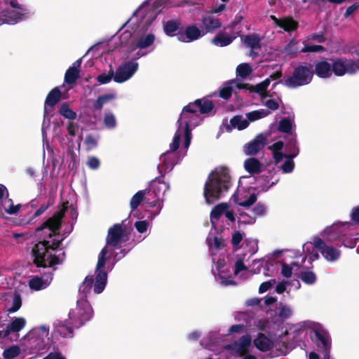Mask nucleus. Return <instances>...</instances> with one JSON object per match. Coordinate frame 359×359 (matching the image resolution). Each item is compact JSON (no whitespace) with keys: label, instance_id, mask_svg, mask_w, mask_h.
<instances>
[{"label":"nucleus","instance_id":"obj_1","mask_svg":"<svg viewBox=\"0 0 359 359\" xmlns=\"http://www.w3.org/2000/svg\"><path fill=\"white\" fill-rule=\"evenodd\" d=\"M68 204V201L64 202L59 210L36 228V232L42 239L34 245L32 250L33 263L36 267L50 268L61 264L59 256L52 252L57 250L66 238L65 233L60 238L59 236Z\"/></svg>","mask_w":359,"mask_h":359},{"label":"nucleus","instance_id":"obj_2","mask_svg":"<svg viewBox=\"0 0 359 359\" xmlns=\"http://www.w3.org/2000/svg\"><path fill=\"white\" fill-rule=\"evenodd\" d=\"M231 185V177L226 171L212 172L204 185L203 196L208 204L219 200Z\"/></svg>","mask_w":359,"mask_h":359},{"label":"nucleus","instance_id":"obj_3","mask_svg":"<svg viewBox=\"0 0 359 359\" xmlns=\"http://www.w3.org/2000/svg\"><path fill=\"white\" fill-rule=\"evenodd\" d=\"M314 71L313 65L308 62H302L294 67L291 75L283 82L281 80L273 84L274 88L278 83H282L289 88H297L309 85L313 80Z\"/></svg>","mask_w":359,"mask_h":359},{"label":"nucleus","instance_id":"obj_4","mask_svg":"<svg viewBox=\"0 0 359 359\" xmlns=\"http://www.w3.org/2000/svg\"><path fill=\"white\" fill-rule=\"evenodd\" d=\"M93 309L85 298H81L76 302V307L69 313V320L75 327H80L88 321L93 316Z\"/></svg>","mask_w":359,"mask_h":359},{"label":"nucleus","instance_id":"obj_5","mask_svg":"<svg viewBox=\"0 0 359 359\" xmlns=\"http://www.w3.org/2000/svg\"><path fill=\"white\" fill-rule=\"evenodd\" d=\"M332 73L337 76L345 74H354L359 71V60L344 57L331 59Z\"/></svg>","mask_w":359,"mask_h":359},{"label":"nucleus","instance_id":"obj_6","mask_svg":"<svg viewBox=\"0 0 359 359\" xmlns=\"http://www.w3.org/2000/svg\"><path fill=\"white\" fill-rule=\"evenodd\" d=\"M128 240L126 230L123 228L122 224H115L108 230L106 238L107 247L109 248L111 253L115 250L121 248L122 243Z\"/></svg>","mask_w":359,"mask_h":359},{"label":"nucleus","instance_id":"obj_7","mask_svg":"<svg viewBox=\"0 0 359 359\" xmlns=\"http://www.w3.org/2000/svg\"><path fill=\"white\" fill-rule=\"evenodd\" d=\"M311 338L317 346L324 351L325 356L329 357L331 338L327 331L320 325H316L311 332Z\"/></svg>","mask_w":359,"mask_h":359},{"label":"nucleus","instance_id":"obj_8","mask_svg":"<svg viewBox=\"0 0 359 359\" xmlns=\"http://www.w3.org/2000/svg\"><path fill=\"white\" fill-rule=\"evenodd\" d=\"M238 22L234 20L231 22L224 31L219 32L214 38L211 39V43L217 46L224 47L230 45L234 39L240 36L241 31L227 32L228 29H233Z\"/></svg>","mask_w":359,"mask_h":359},{"label":"nucleus","instance_id":"obj_9","mask_svg":"<svg viewBox=\"0 0 359 359\" xmlns=\"http://www.w3.org/2000/svg\"><path fill=\"white\" fill-rule=\"evenodd\" d=\"M138 69V63L133 61L125 62L114 72V81L121 83L130 79Z\"/></svg>","mask_w":359,"mask_h":359},{"label":"nucleus","instance_id":"obj_10","mask_svg":"<svg viewBox=\"0 0 359 359\" xmlns=\"http://www.w3.org/2000/svg\"><path fill=\"white\" fill-rule=\"evenodd\" d=\"M313 246L320 252L323 257L328 262H335L340 257V250L333 246L326 245L320 238H316L314 239Z\"/></svg>","mask_w":359,"mask_h":359},{"label":"nucleus","instance_id":"obj_11","mask_svg":"<svg viewBox=\"0 0 359 359\" xmlns=\"http://www.w3.org/2000/svg\"><path fill=\"white\" fill-rule=\"evenodd\" d=\"M176 36L178 41L189 43L202 37L204 33L196 25H191L186 27L184 31L179 30Z\"/></svg>","mask_w":359,"mask_h":359},{"label":"nucleus","instance_id":"obj_12","mask_svg":"<svg viewBox=\"0 0 359 359\" xmlns=\"http://www.w3.org/2000/svg\"><path fill=\"white\" fill-rule=\"evenodd\" d=\"M180 128L181 127L178 126V129L174 135L172 142L170 145V151H168L167 152L163 154L161 156V161L166 169L169 168L172 169L175 165V163L170 159V155H171L172 153L177 150L180 147L181 140V134L180 133Z\"/></svg>","mask_w":359,"mask_h":359},{"label":"nucleus","instance_id":"obj_13","mask_svg":"<svg viewBox=\"0 0 359 359\" xmlns=\"http://www.w3.org/2000/svg\"><path fill=\"white\" fill-rule=\"evenodd\" d=\"M266 137L260 133L245 145L244 151L246 155L255 156L262 149L266 143Z\"/></svg>","mask_w":359,"mask_h":359},{"label":"nucleus","instance_id":"obj_14","mask_svg":"<svg viewBox=\"0 0 359 359\" xmlns=\"http://www.w3.org/2000/svg\"><path fill=\"white\" fill-rule=\"evenodd\" d=\"M252 343V338L250 335L245 334L242 336L238 341H236L233 343L226 346L227 350H231L236 351V353L240 356L245 355L248 348L250 346Z\"/></svg>","mask_w":359,"mask_h":359},{"label":"nucleus","instance_id":"obj_15","mask_svg":"<svg viewBox=\"0 0 359 359\" xmlns=\"http://www.w3.org/2000/svg\"><path fill=\"white\" fill-rule=\"evenodd\" d=\"M212 13L207 14L202 16V31L205 35L208 33H213L217 29L222 27V22L219 19L213 16Z\"/></svg>","mask_w":359,"mask_h":359},{"label":"nucleus","instance_id":"obj_16","mask_svg":"<svg viewBox=\"0 0 359 359\" xmlns=\"http://www.w3.org/2000/svg\"><path fill=\"white\" fill-rule=\"evenodd\" d=\"M62 93L58 87L53 88L47 95L44 103V114L51 111L55 104L60 100Z\"/></svg>","mask_w":359,"mask_h":359},{"label":"nucleus","instance_id":"obj_17","mask_svg":"<svg viewBox=\"0 0 359 359\" xmlns=\"http://www.w3.org/2000/svg\"><path fill=\"white\" fill-rule=\"evenodd\" d=\"M201 100H196L195 101L189 103L187 105L183 107L182 114L177 120V124L179 125V127H181L183 123H184L185 121H188L189 122V116H188L189 114L197 115V109H198V104H199Z\"/></svg>","mask_w":359,"mask_h":359},{"label":"nucleus","instance_id":"obj_18","mask_svg":"<svg viewBox=\"0 0 359 359\" xmlns=\"http://www.w3.org/2000/svg\"><path fill=\"white\" fill-rule=\"evenodd\" d=\"M253 343L255 346L262 352L271 351L274 346L273 341L262 332L257 334V337L254 339Z\"/></svg>","mask_w":359,"mask_h":359},{"label":"nucleus","instance_id":"obj_19","mask_svg":"<svg viewBox=\"0 0 359 359\" xmlns=\"http://www.w3.org/2000/svg\"><path fill=\"white\" fill-rule=\"evenodd\" d=\"M170 189L168 183L164 182L160 178H156L151 184L150 189L151 194L158 196L159 198L163 199V196L166 191Z\"/></svg>","mask_w":359,"mask_h":359},{"label":"nucleus","instance_id":"obj_20","mask_svg":"<svg viewBox=\"0 0 359 359\" xmlns=\"http://www.w3.org/2000/svg\"><path fill=\"white\" fill-rule=\"evenodd\" d=\"M314 73L321 79H327L332 76V64L326 60L318 62L313 69Z\"/></svg>","mask_w":359,"mask_h":359},{"label":"nucleus","instance_id":"obj_21","mask_svg":"<svg viewBox=\"0 0 359 359\" xmlns=\"http://www.w3.org/2000/svg\"><path fill=\"white\" fill-rule=\"evenodd\" d=\"M241 41L250 49H260L262 38L258 34L253 33L248 35H240Z\"/></svg>","mask_w":359,"mask_h":359},{"label":"nucleus","instance_id":"obj_22","mask_svg":"<svg viewBox=\"0 0 359 359\" xmlns=\"http://www.w3.org/2000/svg\"><path fill=\"white\" fill-rule=\"evenodd\" d=\"M26 325V320L22 317L15 318L4 331V337H8L12 332H18L22 330Z\"/></svg>","mask_w":359,"mask_h":359},{"label":"nucleus","instance_id":"obj_23","mask_svg":"<svg viewBox=\"0 0 359 359\" xmlns=\"http://www.w3.org/2000/svg\"><path fill=\"white\" fill-rule=\"evenodd\" d=\"M293 146L294 151L292 154L285 155L286 161L280 167V169L284 173H290L294 168V162L292 159L299 154V150L298 147H295L294 144H293Z\"/></svg>","mask_w":359,"mask_h":359},{"label":"nucleus","instance_id":"obj_24","mask_svg":"<svg viewBox=\"0 0 359 359\" xmlns=\"http://www.w3.org/2000/svg\"><path fill=\"white\" fill-rule=\"evenodd\" d=\"M226 203H221L213 207L210 212V222L213 226H215L220 217L224 214L225 210L228 208Z\"/></svg>","mask_w":359,"mask_h":359},{"label":"nucleus","instance_id":"obj_25","mask_svg":"<svg viewBox=\"0 0 359 359\" xmlns=\"http://www.w3.org/2000/svg\"><path fill=\"white\" fill-rule=\"evenodd\" d=\"M262 163L254 157L247 158L244 162L245 170L251 175L258 174L262 171Z\"/></svg>","mask_w":359,"mask_h":359},{"label":"nucleus","instance_id":"obj_26","mask_svg":"<svg viewBox=\"0 0 359 359\" xmlns=\"http://www.w3.org/2000/svg\"><path fill=\"white\" fill-rule=\"evenodd\" d=\"M107 280V273L106 271H99L96 273V277L94 284V292L100 294L105 288Z\"/></svg>","mask_w":359,"mask_h":359},{"label":"nucleus","instance_id":"obj_27","mask_svg":"<svg viewBox=\"0 0 359 359\" xmlns=\"http://www.w3.org/2000/svg\"><path fill=\"white\" fill-rule=\"evenodd\" d=\"M295 275L306 285H313L317 280L316 274L313 271L309 270L307 267H303V270Z\"/></svg>","mask_w":359,"mask_h":359},{"label":"nucleus","instance_id":"obj_28","mask_svg":"<svg viewBox=\"0 0 359 359\" xmlns=\"http://www.w3.org/2000/svg\"><path fill=\"white\" fill-rule=\"evenodd\" d=\"M145 192H147V195H145L144 198V205L147 208H154L157 207L161 209L162 208V204L161 201H163V198L158 197L153 194H151V191L149 189H144Z\"/></svg>","mask_w":359,"mask_h":359},{"label":"nucleus","instance_id":"obj_29","mask_svg":"<svg viewBox=\"0 0 359 359\" xmlns=\"http://www.w3.org/2000/svg\"><path fill=\"white\" fill-rule=\"evenodd\" d=\"M278 27L284 29L285 32H290L298 28V22L292 17H285L280 18V22L278 24Z\"/></svg>","mask_w":359,"mask_h":359},{"label":"nucleus","instance_id":"obj_30","mask_svg":"<svg viewBox=\"0 0 359 359\" xmlns=\"http://www.w3.org/2000/svg\"><path fill=\"white\" fill-rule=\"evenodd\" d=\"M341 226H332L325 230V238L329 242H334L341 236Z\"/></svg>","mask_w":359,"mask_h":359},{"label":"nucleus","instance_id":"obj_31","mask_svg":"<svg viewBox=\"0 0 359 359\" xmlns=\"http://www.w3.org/2000/svg\"><path fill=\"white\" fill-rule=\"evenodd\" d=\"M72 325L74 326L72 320L60 322L57 326V332L63 337H72L74 334Z\"/></svg>","mask_w":359,"mask_h":359},{"label":"nucleus","instance_id":"obj_32","mask_svg":"<svg viewBox=\"0 0 359 359\" xmlns=\"http://www.w3.org/2000/svg\"><path fill=\"white\" fill-rule=\"evenodd\" d=\"M180 21L171 20L165 23L163 29L168 36H174L177 34L175 32L180 29Z\"/></svg>","mask_w":359,"mask_h":359},{"label":"nucleus","instance_id":"obj_33","mask_svg":"<svg viewBox=\"0 0 359 359\" xmlns=\"http://www.w3.org/2000/svg\"><path fill=\"white\" fill-rule=\"evenodd\" d=\"M116 98V95L114 93H109L100 95L93 102V107L95 110L100 111L104 104L107 103L110 100Z\"/></svg>","mask_w":359,"mask_h":359},{"label":"nucleus","instance_id":"obj_34","mask_svg":"<svg viewBox=\"0 0 359 359\" xmlns=\"http://www.w3.org/2000/svg\"><path fill=\"white\" fill-rule=\"evenodd\" d=\"M145 195H147V192L145 190L138 191L130 199V206L131 208V211H134L137 207L143 202V205H144V198Z\"/></svg>","mask_w":359,"mask_h":359},{"label":"nucleus","instance_id":"obj_35","mask_svg":"<svg viewBox=\"0 0 359 359\" xmlns=\"http://www.w3.org/2000/svg\"><path fill=\"white\" fill-rule=\"evenodd\" d=\"M232 198H233L234 203H236L238 205L245 207V208H249L256 202V201L257 199V194L253 193V194H250V196H249V198L247 200L241 201V200H240L238 195L236 193H235L232 196Z\"/></svg>","mask_w":359,"mask_h":359},{"label":"nucleus","instance_id":"obj_36","mask_svg":"<svg viewBox=\"0 0 359 359\" xmlns=\"http://www.w3.org/2000/svg\"><path fill=\"white\" fill-rule=\"evenodd\" d=\"M154 39L155 36L153 34H149L146 36L140 37L137 40L135 46L131 48V50H135L136 48L141 49L146 48L154 43Z\"/></svg>","mask_w":359,"mask_h":359},{"label":"nucleus","instance_id":"obj_37","mask_svg":"<svg viewBox=\"0 0 359 359\" xmlns=\"http://www.w3.org/2000/svg\"><path fill=\"white\" fill-rule=\"evenodd\" d=\"M79 73L80 70L76 69L75 67H69L65 75V83L68 85L75 83L79 77Z\"/></svg>","mask_w":359,"mask_h":359},{"label":"nucleus","instance_id":"obj_38","mask_svg":"<svg viewBox=\"0 0 359 359\" xmlns=\"http://www.w3.org/2000/svg\"><path fill=\"white\" fill-rule=\"evenodd\" d=\"M226 265V262L224 259H219L216 263V269L218 271V274L219 278L222 280V283L224 285H229L235 284V281L233 280H228L223 275L222 268Z\"/></svg>","mask_w":359,"mask_h":359},{"label":"nucleus","instance_id":"obj_39","mask_svg":"<svg viewBox=\"0 0 359 359\" xmlns=\"http://www.w3.org/2000/svg\"><path fill=\"white\" fill-rule=\"evenodd\" d=\"M198 100H201V102L198 104V109L201 114H208L212 111L215 106L212 101L206 98Z\"/></svg>","mask_w":359,"mask_h":359},{"label":"nucleus","instance_id":"obj_40","mask_svg":"<svg viewBox=\"0 0 359 359\" xmlns=\"http://www.w3.org/2000/svg\"><path fill=\"white\" fill-rule=\"evenodd\" d=\"M58 112L61 116L69 120H74L76 118V113L71 109L66 102L60 105Z\"/></svg>","mask_w":359,"mask_h":359},{"label":"nucleus","instance_id":"obj_41","mask_svg":"<svg viewBox=\"0 0 359 359\" xmlns=\"http://www.w3.org/2000/svg\"><path fill=\"white\" fill-rule=\"evenodd\" d=\"M230 123L233 128H236L240 130L245 129L249 126L248 121L243 119L242 116L238 115L231 118Z\"/></svg>","mask_w":359,"mask_h":359},{"label":"nucleus","instance_id":"obj_42","mask_svg":"<svg viewBox=\"0 0 359 359\" xmlns=\"http://www.w3.org/2000/svg\"><path fill=\"white\" fill-rule=\"evenodd\" d=\"M270 111L266 109L255 110L246 114L248 122H253L264 117L267 116Z\"/></svg>","mask_w":359,"mask_h":359},{"label":"nucleus","instance_id":"obj_43","mask_svg":"<svg viewBox=\"0 0 359 359\" xmlns=\"http://www.w3.org/2000/svg\"><path fill=\"white\" fill-rule=\"evenodd\" d=\"M2 15L5 18L6 22L15 24L21 19L22 14L13 11L5 10L2 12Z\"/></svg>","mask_w":359,"mask_h":359},{"label":"nucleus","instance_id":"obj_44","mask_svg":"<svg viewBox=\"0 0 359 359\" xmlns=\"http://www.w3.org/2000/svg\"><path fill=\"white\" fill-rule=\"evenodd\" d=\"M109 252H110L109 249L107 250L106 247L102 249L98 257L95 271L96 273H98L99 271H105L104 270H103V268L105 266L107 261L106 255Z\"/></svg>","mask_w":359,"mask_h":359},{"label":"nucleus","instance_id":"obj_45","mask_svg":"<svg viewBox=\"0 0 359 359\" xmlns=\"http://www.w3.org/2000/svg\"><path fill=\"white\" fill-rule=\"evenodd\" d=\"M252 72V69L248 63H241L236 68V74L241 78H246Z\"/></svg>","mask_w":359,"mask_h":359},{"label":"nucleus","instance_id":"obj_46","mask_svg":"<svg viewBox=\"0 0 359 359\" xmlns=\"http://www.w3.org/2000/svg\"><path fill=\"white\" fill-rule=\"evenodd\" d=\"M97 142L98 137H96L91 134L87 135L84 140L86 151H90L97 148L98 145Z\"/></svg>","mask_w":359,"mask_h":359},{"label":"nucleus","instance_id":"obj_47","mask_svg":"<svg viewBox=\"0 0 359 359\" xmlns=\"http://www.w3.org/2000/svg\"><path fill=\"white\" fill-rule=\"evenodd\" d=\"M20 353V349L18 346H12L4 351L3 356L4 359H13L18 357Z\"/></svg>","mask_w":359,"mask_h":359},{"label":"nucleus","instance_id":"obj_48","mask_svg":"<svg viewBox=\"0 0 359 359\" xmlns=\"http://www.w3.org/2000/svg\"><path fill=\"white\" fill-rule=\"evenodd\" d=\"M292 122L289 118H282L278 123V130L284 133H291L292 131Z\"/></svg>","mask_w":359,"mask_h":359},{"label":"nucleus","instance_id":"obj_49","mask_svg":"<svg viewBox=\"0 0 359 359\" xmlns=\"http://www.w3.org/2000/svg\"><path fill=\"white\" fill-rule=\"evenodd\" d=\"M93 283L94 278L93 276H86L83 282L79 286V292L84 294H86L87 293L90 292Z\"/></svg>","mask_w":359,"mask_h":359},{"label":"nucleus","instance_id":"obj_50","mask_svg":"<svg viewBox=\"0 0 359 359\" xmlns=\"http://www.w3.org/2000/svg\"><path fill=\"white\" fill-rule=\"evenodd\" d=\"M212 241H213V245H214V247L215 248V249L217 250H220V249H222L225 247V241L223 238L222 237H217V236H214L212 238ZM207 242L208 243L209 245H212V238L208 236L207 238Z\"/></svg>","mask_w":359,"mask_h":359},{"label":"nucleus","instance_id":"obj_51","mask_svg":"<svg viewBox=\"0 0 359 359\" xmlns=\"http://www.w3.org/2000/svg\"><path fill=\"white\" fill-rule=\"evenodd\" d=\"M44 283L43 279L39 276L33 277L29 282V286L34 290H40L43 288Z\"/></svg>","mask_w":359,"mask_h":359},{"label":"nucleus","instance_id":"obj_52","mask_svg":"<svg viewBox=\"0 0 359 359\" xmlns=\"http://www.w3.org/2000/svg\"><path fill=\"white\" fill-rule=\"evenodd\" d=\"M184 147L185 149H187L191 143V131L189 127V123L188 121H184Z\"/></svg>","mask_w":359,"mask_h":359},{"label":"nucleus","instance_id":"obj_53","mask_svg":"<svg viewBox=\"0 0 359 359\" xmlns=\"http://www.w3.org/2000/svg\"><path fill=\"white\" fill-rule=\"evenodd\" d=\"M22 306V299L19 294H15L13 299L12 306L8 309L9 313H15L18 311Z\"/></svg>","mask_w":359,"mask_h":359},{"label":"nucleus","instance_id":"obj_54","mask_svg":"<svg viewBox=\"0 0 359 359\" xmlns=\"http://www.w3.org/2000/svg\"><path fill=\"white\" fill-rule=\"evenodd\" d=\"M114 70L111 67L108 74L103 73L100 74L97 77V80L100 84H105L109 83L112 79H114Z\"/></svg>","mask_w":359,"mask_h":359},{"label":"nucleus","instance_id":"obj_55","mask_svg":"<svg viewBox=\"0 0 359 359\" xmlns=\"http://www.w3.org/2000/svg\"><path fill=\"white\" fill-rule=\"evenodd\" d=\"M103 122L104 126L108 128H113L116 126V121L112 113L105 114Z\"/></svg>","mask_w":359,"mask_h":359},{"label":"nucleus","instance_id":"obj_56","mask_svg":"<svg viewBox=\"0 0 359 359\" xmlns=\"http://www.w3.org/2000/svg\"><path fill=\"white\" fill-rule=\"evenodd\" d=\"M297 43L291 40L284 48L283 51L287 55H294L297 53Z\"/></svg>","mask_w":359,"mask_h":359},{"label":"nucleus","instance_id":"obj_57","mask_svg":"<svg viewBox=\"0 0 359 359\" xmlns=\"http://www.w3.org/2000/svg\"><path fill=\"white\" fill-rule=\"evenodd\" d=\"M240 219L239 222L241 223L244 224H252L256 222V217L251 216L248 213L243 212L240 213Z\"/></svg>","mask_w":359,"mask_h":359},{"label":"nucleus","instance_id":"obj_58","mask_svg":"<svg viewBox=\"0 0 359 359\" xmlns=\"http://www.w3.org/2000/svg\"><path fill=\"white\" fill-rule=\"evenodd\" d=\"M325 50V48L320 45H305L303 48L301 50L302 53L312 52V53H318L323 52Z\"/></svg>","mask_w":359,"mask_h":359},{"label":"nucleus","instance_id":"obj_59","mask_svg":"<svg viewBox=\"0 0 359 359\" xmlns=\"http://www.w3.org/2000/svg\"><path fill=\"white\" fill-rule=\"evenodd\" d=\"M243 234L238 231H234L232 233L231 243L233 248H238L239 244L243 240Z\"/></svg>","mask_w":359,"mask_h":359},{"label":"nucleus","instance_id":"obj_60","mask_svg":"<svg viewBox=\"0 0 359 359\" xmlns=\"http://www.w3.org/2000/svg\"><path fill=\"white\" fill-rule=\"evenodd\" d=\"M233 92V88L231 86H226L219 90V96L225 100L231 97Z\"/></svg>","mask_w":359,"mask_h":359},{"label":"nucleus","instance_id":"obj_61","mask_svg":"<svg viewBox=\"0 0 359 359\" xmlns=\"http://www.w3.org/2000/svg\"><path fill=\"white\" fill-rule=\"evenodd\" d=\"M53 204V201L48 200L47 203L42 204L33 215L32 218H36L42 215L50 206Z\"/></svg>","mask_w":359,"mask_h":359},{"label":"nucleus","instance_id":"obj_62","mask_svg":"<svg viewBox=\"0 0 359 359\" xmlns=\"http://www.w3.org/2000/svg\"><path fill=\"white\" fill-rule=\"evenodd\" d=\"M247 270L248 267L244 264L243 259L241 258L237 259L235 262L234 274L238 275L240 272Z\"/></svg>","mask_w":359,"mask_h":359},{"label":"nucleus","instance_id":"obj_63","mask_svg":"<svg viewBox=\"0 0 359 359\" xmlns=\"http://www.w3.org/2000/svg\"><path fill=\"white\" fill-rule=\"evenodd\" d=\"M135 227L139 233H144L147 230L148 222L145 220L137 221L135 223Z\"/></svg>","mask_w":359,"mask_h":359},{"label":"nucleus","instance_id":"obj_64","mask_svg":"<svg viewBox=\"0 0 359 359\" xmlns=\"http://www.w3.org/2000/svg\"><path fill=\"white\" fill-rule=\"evenodd\" d=\"M87 165L90 168L96 170L100 167V163L97 157L91 156L88 158Z\"/></svg>","mask_w":359,"mask_h":359}]
</instances>
